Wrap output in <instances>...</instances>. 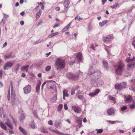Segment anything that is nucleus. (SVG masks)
<instances>
[{"label": "nucleus", "mask_w": 135, "mask_h": 135, "mask_svg": "<svg viewBox=\"0 0 135 135\" xmlns=\"http://www.w3.org/2000/svg\"><path fill=\"white\" fill-rule=\"evenodd\" d=\"M89 75L90 78L91 80V84L94 87L101 86L103 84V81L102 80H100L101 74L100 72L97 70L94 65L90 66L88 73Z\"/></svg>", "instance_id": "1"}, {"label": "nucleus", "mask_w": 135, "mask_h": 135, "mask_svg": "<svg viewBox=\"0 0 135 135\" xmlns=\"http://www.w3.org/2000/svg\"><path fill=\"white\" fill-rule=\"evenodd\" d=\"M65 65V60L64 59L60 58L56 59L55 62V67L57 70H58L59 69H63Z\"/></svg>", "instance_id": "2"}, {"label": "nucleus", "mask_w": 135, "mask_h": 135, "mask_svg": "<svg viewBox=\"0 0 135 135\" xmlns=\"http://www.w3.org/2000/svg\"><path fill=\"white\" fill-rule=\"evenodd\" d=\"M135 57H133L131 58V57H129L126 58V61L128 64H127V69L129 70L130 68H132L134 67V65L135 64L134 61Z\"/></svg>", "instance_id": "3"}, {"label": "nucleus", "mask_w": 135, "mask_h": 135, "mask_svg": "<svg viewBox=\"0 0 135 135\" xmlns=\"http://www.w3.org/2000/svg\"><path fill=\"white\" fill-rule=\"evenodd\" d=\"M124 65L123 63L120 62L118 65H114V67L116 70V73L117 74L121 75L124 70Z\"/></svg>", "instance_id": "4"}, {"label": "nucleus", "mask_w": 135, "mask_h": 135, "mask_svg": "<svg viewBox=\"0 0 135 135\" xmlns=\"http://www.w3.org/2000/svg\"><path fill=\"white\" fill-rule=\"evenodd\" d=\"M66 76L69 79L75 81L78 80L79 78V75L78 74L72 73L69 72L67 73Z\"/></svg>", "instance_id": "5"}, {"label": "nucleus", "mask_w": 135, "mask_h": 135, "mask_svg": "<svg viewBox=\"0 0 135 135\" xmlns=\"http://www.w3.org/2000/svg\"><path fill=\"white\" fill-rule=\"evenodd\" d=\"M70 2L69 0H65L63 3V5L65 7L64 9L62 12V13H65L67 12L68 9L70 7L69 5L70 4Z\"/></svg>", "instance_id": "6"}, {"label": "nucleus", "mask_w": 135, "mask_h": 135, "mask_svg": "<svg viewBox=\"0 0 135 135\" xmlns=\"http://www.w3.org/2000/svg\"><path fill=\"white\" fill-rule=\"evenodd\" d=\"M126 85V83H124L123 84H116L115 85V88L116 89L121 90L125 88Z\"/></svg>", "instance_id": "7"}, {"label": "nucleus", "mask_w": 135, "mask_h": 135, "mask_svg": "<svg viewBox=\"0 0 135 135\" xmlns=\"http://www.w3.org/2000/svg\"><path fill=\"white\" fill-rule=\"evenodd\" d=\"M23 92L25 94H27L30 93L31 90V86L28 84L23 88Z\"/></svg>", "instance_id": "8"}, {"label": "nucleus", "mask_w": 135, "mask_h": 135, "mask_svg": "<svg viewBox=\"0 0 135 135\" xmlns=\"http://www.w3.org/2000/svg\"><path fill=\"white\" fill-rule=\"evenodd\" d=\"M12 62L9 61L6 62L4 64V70H8L10 69L13 65Z\"/></svg>", "instance_id": "9"}, {"label": "nucleus", "mask_w": 135, "mask_h": 135, "mask_svg": "<svg viewBox=\"0 0 135 135\" xmlns=\"http://www.w3.org/2000/svg\"><path fill=\"white\" fill-rule=\"evenodd\" d=\"M49 129L50 131L56 134H58L59 135H68L67 134H64L60 132L58 130L54 129L51 128H49Z\"/></svg>", "instance_id": "10"}, {"label": "nucleus", "mask_w": 135, "mask_h": 135, "mask_svg": "<svg viewBox=\"0 0 135 135\" xmlns=\"http://www.w3.org/2000/svg\"><path fill=\"white\" fill-rule=\"evenodd\" d=\"M76 57L78 60V63L79 64L82 62V56L80 52L76 54Z\"/></svg>", "instance_id": "11"}, {"label": "nucleus", "mask_w": 135, "mask_h": 135, "mask_svg": "<svg viewBox=\"0 0 135 135\" xmlns=\"http://www.w3.org/2000/svg\"><path fill=\"white\" fill-rule=\"evenodd\" d=\"M5 123L10 129H13L12 125L9 119H7V121L5 122Z\"/></svg>", "instance_id": "12"}, {"label": "nucleus", "mask_w": 135, "mask_h": 135, "mask_svg": "<svg viewBox=\"0 0 135 135\" xmlns=\"http://www.w3.org/2000/svg\"><path fill=\"white\" fill-rule=\"evenodd\" d=\"M72 108L74 111L76 113H79L81 111V109L79 107L73 106Z\"/></svg>", "instance_id": "13"}, {"label": "nucleus", "mask_w": 135, "mask_h": 135, "mask_svg": "<svg viewBox=\"0 0 135 135\" xmlns=\"http://www.w3.org/2000/svg\"><path fill=\"white\" fill-rule=\"evenodd\" d=\"M124 98L125 99V101L127 103L130 102L131 101L132 99V97L129 95H124Z\"/></svg>", "instance_id": "14"}, {"label": "nucleus", "mask_w": 135, "mask_h": 135, "mask_svg": "<svg viewBox=\"0 0 135 135\" xmlns=\"http://www.w3.org/2000/svg\"><path fill=\"white\" fill-rule=\"evenodd\" d=\"M61 125V122L59 121H56L55 123L54 126L57 128L60 129Z\"/></svg>", "instance_id": "15"}, {"label": "nucleus", "mask_w": 135, "mask_h": 135, "mask_svg": "<svg viewBox=\"0 0 135 135\" xmlns=\"http://www.w3.org/2000/svg\"><path fill=\"white\" fill-rule=\"evenodd\" d=\"M76 123L78 124L77 126L80 128L81 127L83 126L82 124V120L80 119H78L76 120Z\"/></svg>", "instance_id": "16"}, {"label": "nucleus", "mask_w": 135, "mask_h": 135, "mask_svg": "<svg viewBox=\"0 0 135 135\" xmlns=\"http://www.w3.org/2000/svg\"><path fill=\"white\" fill-rule=\"evenodd\" d=\"M41 84V82L40 81L37 84L36 87V91L37 93L38 94L40 91V86Z\"/></svg>", "instance_id": "17"}, {"label": "nucleus", "mask_w": 135, "mask_h": 135, "mask_svg": "<svg viewBox=\"0 0 135 135\" xmlns=\"http://www.w3.org/2000/svg\"><path fill=\"white\" fill-rule=\"evenodd\" d=\"M29 65H27L26 66H23L21 67V69L22 71L25 70L26 72H28V68Z\"/></svg>", "instance_id": "18"}, {"label": "nucleus", "mask_w": 135, "mask_h": 135, "mask_svg": "<svg viewBox=\"0 0 135 135\" xmlns=\"http://www.w3.org/2000/svg\"><path fill=\"white\" fill-rule=\"evenodd\" d=\"M113 38L112 36H110L109 35L106 36L104 39L103 41L104 42H105L106 43H108V41L107 40H106V39H108L109 40H110V39H112Z\"/></svg>", "instance_id": "19"}, {"label": "nucleus", "mask_w": 135, "mask_h": 135, "mask_svg": "<svg viewBox=\"0 0 135 135\" xmlns=\"http://www.w3.org/2000/svg\"><path fill=\"white\" fill-rule=\"evenodd\" d=\"M114 110L112 108H110L108 109L107 111V113L109 115H112L114 114Z\"/></svg>", "instance_id": "20"}, {"label": "nucleus", "mask_w": 135, "mask_h": 135, "mask_svg": "<svg viewBox=\"0 0 135 135\" xmlns=\"http://www.w3.org/2000/svg\"><path fill=\"white\" fill-rule=\"evenodd\" d=\"M13 85L12 84H11V98L12 99V101H15V94L14 93H13L12 92V89H13Z\"/></svg>", "instance_id": "21"}, {"label": "nucleus", "mask_w": 135, "mask_h": 135, "mask_svg": "<svg viewBox=\"0 0 135 135\" xmlns=\"http://www.w3.org/2000/svg\"><path fill=\"white\" fill-rule=\"evenodd\" d=\"M0 126L1 128L5 130H7V128L6 126L2 122H0Z\"/></svg>", "instance_id": "22"}, {"label": "nucleus", "mask_w": 135, "mask_h": 135, "mask_svg": "<svg viewBox=\"0 0 135 135\" xmlns=\"http://www.w3.org/2000/svg\"><path fill=\"white\" fill-rule=\"evenodd\" d=\"M19 129L20 131L22 132L25 135H26L27 134V132L25 131L24 129L22 128L20 126L19 127Z\"/></svg>", "instance_id": "23"}, {"label": "nucleus", "mask_w": 135, "mask_h": 135, "mask_svg": "<svg viewBox=\"0 0 135 135\" xmlns=\"http://www.w3.org/2000/svg\"><path fill=\"white\" fill-rule=\"evenodd\" d=\"M12 54V52H10L7 54L4 55V58L5 59H9L11 57Z\"/></svg>", "instance_id": "24"}, {"label": "nucleus", "mask_w": 135, "mask_h": 135, "mask_svg": "<svg viewBox=\"0 0 135 135\" xmlns=\"http://www.w3.org/2000/svg\"><path fill=\"white\" fill-rule=\"evenodd\" d=\"M103 63L104 66L105 68L106 69H107L108 68V65L107 62L104 60H103Z\"/></svg>", "instance_id": "25"}, {"label": "nucleus", "mask_w": 135, "mask_h": 135, "mask_svg": "<svg viewBox=\"0 0 135 135\" xmlns=\"http://www.w3.org/2000/svg\"><path fill=\"white\" fill-rule=\"evenodd\" d=\"M108 22L107 20H106L103 21L102 22H100L99 23V25L100 26L102 27L106 23Z\"/></svg>", "instance_id": "26"}, {"label": "nucleus", "mask_w": 135, "mask_h": 135, "mask_svg": "<svg viewBox=\"0 0 135 135\" xmlns=\"http://www.w3.org/2000/svg\"><path fill=\"white\" fill-rule=\"evenodd\" d=\"M41 11L40 10L39 12L36 13V19L40 17L41 15Z\"/></svg>", "instance_id": "27"}, {"label": "nucleus", "mask_w": 135, "mask_h": 135, "mask_svg": "<svg viewBox=\"0 0 135 135\" xmlns=\"http://www.w3.org/2000/svg\"><path fill=\"white\" fill-rule=\"evenodd\" d=\"M57 99V95L56 94H55L52 98L50 100L52 102H54Z\"/></svg>", "instance_id": "28"}, {"label": "nucleus", "mask_w": 135, "mask_h": 135, "mask_svg": "<svg viewBox=\"0 0 135 135\" xmlns=\"http://www.w3.org/2000/svg\"><path fill=\"white\" fill-rule=\"evenodd\" d=\"M58 34L59 33L58 32L52 33L49 34V35L48 37L49 38H51L53 36L58 35Z\"/></svg>", "instance_id": "29"}, {"label": "nucleus", "mask_w": 135, "mask_h": 135, "mask_svg": "<svg viewBox=\"0 0 135 135\" xmlns=\"http://www.w3.org/2000/svg\"><path fill=\"white\" fill-rule=\"evenodd\" d=\"M4 111L3 110V108L2 107L0 108V116L1 117H2V115L4 114Z\"/></svg>", "instance_id": "30"}, {"label": "nucleus", "mask_w": 135, "mask_h": 135, "mask_svg": "<svg viewBox=\"0 0 135 135\" xmlns=\"http://www.w3.org/2000/svg\"><path fill=\"white\" fill-rule=\"evenodd\" d=\"M108 98L109 99L113 100L114 103H115L116 102L115 98V97L111 96H109Z\"/></svg>", "instance_id": "31"}, {"label": "nucleus", "mask_w": 135, "mask_h": 135, "mask_svg": "<svg viewBox=\"0 0 135 135\" xmlns=\"http://www.w3.org/2000/svg\"><path fill=\"white\" fill-rule=\"evenodd\" d=\"M107 122L108 123H110L111 124H115L116 122L118 123L119 122V121L118 120L116 121H111V120H107Z\"/></svg>", "instance_id": "32"}, {"label": "nucleus", "mask_w": 135, "mask_h": 135, "mask_svg": "<svg viewBox=\"0 0 135 135\" xmlns=\"http://www.w3.org/2000/svg\"><path fill=\"white\" fill-rule=\"evenodd\" d=\"M62 107L63 105L62 104H59L58 107L57 109V110L59 111H61Z\"/></svg>", "instance_id": "33"}, {"label": "nucleus", "mask_w": 135, "mask_h": 135, "mask_svg": "<svg viewBox=\"0 0 135 135\" xmlns=\"http://www.w3.org/2000/svg\"><path fill=\"white\" fill-rule=\"evenodd\" d=\"M25 119V116L24 114L23 113H22L21 115V117L20 118V120L21 121H22Z\"/></svg>", "instance_id": "34"}, {"label": "nucleus", "mask_w": 135, "mask_h": 135, "mask_svg": "<svg viewBox=\"0 0 135 135\" xmlns=\"http://www.w3.org/2000/svg\"><path fill=\"white\" fill-rule=\"evenodd\" d=\"M21 66V65L19 64H17L16 66V68L15 69V70L16 71H17L19 70Z\"/></svg>", "instance_id": "35"}, {"label": "nucleus", "mask_w": 135, "mask_h": 135, "mask_svg": "<svg viewBox=\"0 0 135 135\" xmlns=\"http://www.w3.org/2000/svg\"><path fill=\"white\" fill-rule=\"evenodd\" d=\"M100 91V90L99 89H95L94 92V93L95 95H97Z\"/></svg>", "instance_id": "36"}, {"label": "nucleus", "mask_w": 135, "mask_h": 135, "mask_svg": "<svg viewBox=\"0 0 135 135\" xmlns=\"http://www.w3.org/2000/svg\"><path fill=\"white\" fill-rule=\"evenodd\" d=\"M51 66H47L45 68V70L46 71H48L51 69Z\"/></svg>", "instance_id": "37"}, {"label": "nucleus", "mask_w": 135, "mask_h": 135, "mask_svg": "<svg viewBox=\"0 0 135 135\" xmlns=\"http://www.w3.org/2000/svg\"><path fill=\"white\" fill-rule=\"evenodd\" d=\"M33 114L35 116V117H36L37 118H38V116L37 115V112L36 110H35L33 111Z\"/></svg>", "instance_id": "38"}, {"label": "nucleus", "mask_w": 135, "mask_h": 135, "mask_svg": "<svg viewBox=\"0 0 135 135\" xmlns=\"http://www.w3.org/2000/svg\"><path fill=\"white\" fill-rule=\"evenodd\" d=\"M127 107L126 106H123L121 108V110L122 111H124L127 109Z\"/></svg>", "instance_id": "39"}, {"label": "nucleus", "mask_w": 135, "mask_h": 135, "mask_svg": "<svg viewBox=\"0 0 135 135\" xmlns=\"http://www.w3.org/2000/svg\"><path fill=\"white\" fill-rule=\"evenodd\" d=\"M118 6L119 4L118 3H116L113 6H111L110 7L112 9H114L118 7Z\"/></svg>", "instance_id": "40"}, {"label": "nucleus", "mask_w": 135, "mask_h": 135, "mask_svg": "<svg viewBox=\"0 0 135 135\" xmlns=\"http://www.w3.org/2000/svg\"><path fill=\"white\" fill-rule=\"evenodd\" d=\"M30 125L31 127L33 129L35 128L36 127L35 124L33 122L31 123Z\"/></svg>", "instance_id": "41"}, {"label": "nucleus", "mask_w": 135, "mask_h": 135, "mask_svg": "<svg viewBox=\"0 0 135 135\" xmlns=\"http://www.w3.org/2000/svg\"><path fill=\"white\" fill-rule=\"evenodd\" d=\"M41 132L45 133H48V132L44 128H42L41 129Z\"/></svg>", "instance_id": "42"}, {"label": "nucleus", "mask_w": 135, "mask_h": 135, "mask_svg": "<svg viewBox=\"0 0 135 135\" xmlns=\"http://www.w3.org/2000/svg\"><path fill=\"white\" fill-rule=\"evenodd\" d=\"M6 20L5 19L3 18L1 20L0 23H2V25H4L5 23Z\"/></svg>", "instance_id": "43"}, {"label": "nucleus", "mask_w": 135, "mask_h": 135, "mask_svg": "<svg viewBox=\"0 0 135 135\" xmlns=\"http://www.w3.org/2000/svg\"><path fill=\"white\" fill-rule=\"evenodd\" d=\"M103 130L102 129H99L97 130V133H101L103 132Z\"/></svg>", "instance_id": "44"}, {"label": "nucleus", "mask_w": 135, "mask_h": 135, "mask_svg": "<svg viewBox=\"0 0 135 135\" xmlns=\"http://www.w3.org/2000/svg\"><path fill=\"white\" fill-rule=\"evenodd\" d=\"M132 45L135 49V36L133 37V40L132 42Z\"/></svg>", "instance_id": "45"}, {"label": "nucleus", "mask_w": 135, "mask_h": 135, "mask_svg": "<svg viewBox=\"0 0 135 135\" xmlns=\"http://www.w3.org/2000/svg\"><path fill=\"white\" fill-rule=\"evenodd\" d=\"M3 17L4 18H8L9 16L8 15L4 13H3Z\"/></svg>", "instance_id": "46"}, {"label": "nucleus", "mask_w": 135, "mask_h": 135, "mask_svg": "<svg viewBox=\"0 0 135 135\" xmlns=\"http://www.w3.org/2000/svg\"><path fill=\"white\" fill-rule=\"evenodd\" d=\"M13 129H8V131L11 134H13L14 133V132L12 130Z\"/></svg>", "instance_id": "47"}, {"label": "nucleus", "mask_w": 135, "mask_h": 135, "mask_svg": "<svg viewBox=\"0 0 135 135\" xmlns=\"http://www.w3.org/2000/svg\"><path fill=\"white\" fill-rule=\"evenodd\" d=\"M67 26H65V27H64L62 30V31L63 32H64L68 29V28L67 27Z\"/></svg>", "instance_id": "48"}, {"label": "nucleus", "mask_w": 135, "mask_h": 135, "mask_svg": "<svg viewBox=\"0 0 135 135\" xmlns=\"http://www.w3.org/2000/svg\"><path fill=\"white\" fill-rule=\"evenodd\" d=\"M79 87L77 85V86H74V87L73 88V89L74 90H77L79 88Z\"/></svg>", "instance_id": "49"}, {"label": "nucleus", "mask_w": 135, "mask_h": 135, "mask_svg": "<svg viewBox=\"0 0 135 135\" xmlns=\"http://www.w3.org/2000/svg\"><path fill=\"white\" fill-rule=\"evenodd\" d=\"M55 88V85L53 84V85H51L50 86V88L51 89H54Z\"/></svg>", "instance_id": "50"}, {"label": "nucleus", "mask_w": 135, "mask_h": 135, "mask_svg": "<svg viewBox=\"0 0 135 135\" xmlns=\"http://www.w3.org/2000/svg\"><path fill=\"white\" fill-rule=\"evenodd\" d=\"M89 95L91 97H94L95 95L94 93V92L93 93H90L89 94Z\"/></svg>", "instance_id": "51"}, {"label": "nucleus", "mask_w": 135, "mask_h": 135, "mask_svg": "<svg viewBox=\"0 0 135 135\" xmlns=\"http://www.w3.org/2000/svg\"><path fill=\"white\" fill-rule=\"evenodd\" d=\"M78 97L79 99H81L84 98V96L83 95H79L78 96Z\"/></svg>", "instance_id": "52"}, {"label": "nucleus", "mask_w": 135, "mask_h": 135, "mask_svg": "<svg viewBox=\"0 0 135 135\" xmlns=\"http://www.w3.org/2000/svg\"><path fill=\"white\" fill-rule=\"evenodd\" d=\"M48 124L50 125H53L52 121V120H50L48 122Z\"/></svg>", "instance_id": "53"}, {"label": "nucleus", "mask_w": 135, "mask_h": 135, "mask_svg": "<svg viewBox=\"0 0 135 135\" xmlns=\"http://www.w3.org/2000/svg\"><path fill=\"white\" fill-rule=\"evenodd\" d=\"M75 90H74L73 89H72L71 91V95H73L75 94Z\"/></svg>", "instance_id": "54"}, {"label": "nucleus", "mask_w": 135, "mask_h": 135, "mask_svg": "<svg viewBox=\"0 0 135 135\" xmlns=\"http://www.w3.org/2000/svg\"><path fill=\"white\" fill-rule=\"evenodd\" d=\"M42 23V20H41L39 22L37 23V26H38L40 25H41V23Z\"/></svg>", "instance_id": "55"}, {"label": "nucleus", "mask_w": 135, "mask_h": 135, "mask_svg": "<svg viewBox=\"0 0 135 135\" xmlns=\"http://www.w3.org/2000/svg\"><path fill=\"white\" fill-rule=\"evenodd\" d=\"M64 109L65 110H67L68 109L67 105L66 104H65L64 105Z\"/></svg>", "instance_id": "56"}, {"label": "nucleus", "mask_w": 135, "mask_h": 135, "mask_svg": "<svg viewBox=\"0 0 135 135\" xmlns=\"http://www.w3.org/2000/svg\"><path fill=\"white\" fill-rule=\"evenodd\" d=\"M46 82L45 81L44 83L42 84V86H41V90H42V89H43V87H44V86L46 84Z\"/></svg>", "instance_id": "57"}, {"label": "nucleus", "mask_w": 135, "mask_h": 135, "mask_svg": "<svg viewBox=\"0 0 135 135\" xmlns=\"http://www.w3.org/2000/svg\"><path fill=\"white\" fill-rule=\"evenodd\" d=\"M130 74H131L130 73L126 72L125 73V75L126 76H128L130 75Z\"/></svg>", "instance_id": "58"}, {"label": "nucleus", "mask_w": 135, "mask_h": 135, "mask_svg": "<svg viewBox=\"0 0 135 135\" xmlns=\"http://www.w3.org/2000/svg\"><path fill=\"white\" fill-rule=\"evenodd\" d=\"M55 9L57 11H59L60 10V8L59 7H56Z\"/></svg>", "instance_id": "59"}, {"label": "nucleus", "mask_w": 135, "mask_h": 135, "mask_svg": "<svg viewBox=\"0 0 135 135\" xmlns=\"http://www.w3.org/2000/svg\"><path fill=\"white\" fill-rule=\"evenodd\" d=\"M105 50L107 51V53H108V54H110L109 51L107 49V48L106 47L105 48Z\"/></svg>", "instance_id": "60"}, {"label": "nucleus", "mask_w": 135, "mask_h": 135, "mask_svg": "<svg viewBox=\"0 0 135 135\" xmlns=\"http://www.w3.org/2000/svg\"><path fill=\"white\" fill-rule=\"evenodd\" d=\"M102 4L103 5L105 3V2L107 1V0H102Z\"/></svg>", "instance_id": "61"}, {"label": "nucleus", "mask_w": 135, "mask_h": 135, "mask_svg": "<svg viewBox=\"0 0 135 135\" xmlns=\"http://www.w3.org/2000/svg\"><path fill=\"white\" fill-rule=\"evenodd\" d=\"M72 22H71L69 24H68L66 26H67V27L69 28L71 24L72 23Z\"/></svg>", "instance_id": "62"}, {"label": "nucleus", "mask_w": 135, "mask_h": 135, "mask_svg": "<svg viewBox=\"0 0 135 135\" xmlns=\"http://www.w3.org/2000/svg\"><path fill=\"white\" fill-rule=\"evenodd\" d=\"M7 45V42H5L4 44L3 45V47H5Z\"/></svg>", "instance_id": "63"}, {"label": "nucleus", "mask_w": 135, "mask_h": 135, "mask_svg": "<svg viewBox=\"0 0 135 135\" xmlns=\"http://www.w3.org/2000/svg\"><path fill=\"white\" fill-rule=\"evenodd\" d=\"M25 13V12L24 11H22L20 13V15L22 16H24Z\"/></svg>", "instance_id": "64"}]
</instances>
